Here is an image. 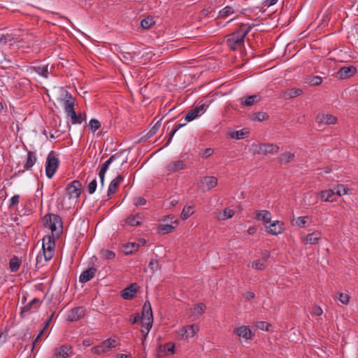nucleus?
I'll list each match as a JSON object with an SVG mask.
<instances>
[{
  "label": "nucleus",
  "instance_id": "1",
  "mask_svg": "<svg viewBox=\"0 0 358 358\" xmlns=\"http://www.w3.org/2000/svg\"><path fill=\"white\" fill-rule=\"evenodd\" d=\"M251 30V26L243 24L240 29L227 36V44L230 49L237 50L244 45V39Z\"/></svg>",
  "mask_w": 358,
  "mask_h": 358
},
{
  "label": "nucleus",
  "instance_id": "2",
  "mask_svg": "<svg viewBox=\"0 0 358 358\" xmlns=\"http://www.w3.org/2000/svg\"><path fill=\"white\" fill-rule=\"evenodd\" d=\"M152 323L153 315L151 305L149 301H145L142 310V328L141 329L143 335V345L152 327Z\"/></svg>",
  "mask_w": 358,
  "mask_h": 358
},
{
  "label": "nucleus",
  "instance_id": "3",
  "mask_svg": "<svg viewBox=\"0 0 358 358\" xmlns=\"http://www.w3.org/2000/svg\"><path fill=\"white\" fill-rule=\"evenodd\" d=\"M55 243L54 238L50 236H45L42 239L43 253L38 254L36 257V262L38 263L44 258L45 262L52 259L55 253Z\"/></svg>",
  "mask_w": 358,
  "mask_h": 358
},
{
  "label": "nucleus",
  "instance_id": "4",
  "mask_svg": "<svg viewBox=\"0 0 358 358\" xmlns=\"http://www.w3.org/2000/svg\"><path fill=\"white\" fill-rule=\"evenodd\" d=\"M44 220L45 227L51 231L52 236L58 238L62 230V222L60 217L55 214H49L44 217Z\"/></svg>",
  "mask_w": 358,
  "mask_h": 358
},
{
  "label": "nucleus",
  "instance_id": "5",
  "mask_svg": "<svg viewBox=\"0 0 358 358\" xmlns=\"http://www.w3.org/2000/svg\"><path fill=\"white\" fill-rule=\"evenodd\" d=\"M199 331L197 324H189L184 326L176 331V336L180 340H187L194 337Z\"/></svg>",
  "mask_w": 358,
  "mask_h": 358
},
{
  "label": "nucleus",
  "instance_id": "6",
  "mask_svg": "<svg viewBox=\"0 0 358 358\" xmlns=\"http://www.w3.org/2000/svg\"><path fill=\"white\" fill-rule=\"evenodd\" d=\"M59 166V159L53 152H51L47 157L45 162V175L48 178H52Z\"/></svg>",
  "mask_w": 358,
  "mask_h": 358
},
{
  "label": "nucleus",
  "instance_id": "7",
  "mask_svg": "<svg viewBox=\"0 0 358 358\" xmlns=\"http://www.w3.org/2000/svg\"><path fill=\"white\" fill-rule=\"evenodd\" d=\"M57 100L64 106V111L69 109V107L71 108L75 106V100L72 94L64 88L59 90Z\"/></svg>",
  "mask_w": 358,
  "mask_h": 358
},
{
  "label": "nucleus",
  "instance_id": "8",
  "mask_svg": "<svg viewBox=\"0 0 358 358\" xmlns=\"http://www.w3.org/2000/svg\"><path fill=\"white\" fill-rule=\"evenodd\" d=\"M82 185L78 180L72 181L66 188V194L70 199L77 200L81 194Z\"/></svg>",
  "mask_w": 358,
  "mask_h": 358
},
{
  "label": "nucleus",
  "instance_id": "9",
  "mask_svg": "<svg viewBox=\"0 0 358 358\" xmlns=\"http://www.w3.org/2000/svg\"><path fill=\"white\" fill-rule=\"evenodd\" d=\"M64 112L72 124H80L86 120L85 113L77 114L74 107H69Z\"/></svg>",
  "mask_w": 358,
  "mask_h": 358
},
{
  "label": "nucleus",
  "instance_id": "10",
  "mask_svg": "<svg viewBox=\"0 0 358 358\" xmlns=\"http://www.w3.org/2000/svg\"><path fill=\"white\" fill-rule=\"evenodd\" d=\"M207 107L204 103H201V102L198 103L197 105L193 109L188 111V113L185 115V121L190 122L199 117L202 114L205 113Z\"/></svg>",
  "mask_w": 358,
  "mask_h": 358
},
{
  "label": "nucleus",
  "instance_id": "11",
  "mask_svg": "<svg viewBox=\"0 0 358 358\" xmlns=\"http://www.w3.org/2000/svg\"><path fill=\"white\" fill-rule=\"evenodd\" d=\"M252 146L255 147V152L264 155L277 152L279 150L278 146L274 144H258Z\"/></svg>",
  "mask_w": 358,
  "mask_h": 358
},
{
  "label": "nucleus",
  "instance_id": "12",
  "mask_svg": "<svg viewBox=\"0 0 358 358\" xmlns=\"http://www.w3.org/2000/svg\"><path fill=\"white\" fill-rule=\"evenodd\" d=\"M322 232L320 231L316 230L302 237L301 241L306 245H315L320 242V241L322 239Z\"/></svg>",
  "mask_w": 358,
  "mask_h": 358
},
{
  "label": "nucleus",
  "instance_id": "13",
  "mask_svg": "<svg viewBox=\"0 0 358 358\" xmlns=\"http://www.w3.org/2000/svg\"><path fill=\"white\" fill-rule=\"evenodd\" d=\"M54 355L57 358H69L73 355V348L70 345H62L55 348Z\"/></svg>",
  "mask_w": 358,
  "mask_h": 358
},
{
  "label": "nucleus",
  "instance_id": "14",
  "mask_svg": "<svg viewBox=\"0 0 358 358\" xmlns=\"http://www.w3.org/2000/svg\"><path fill=\"white\" fill-rule=\"evenodd\" d=\"M206 310V306L203 303L195 304L193 308L189 310L188 317L192 320H197L201 317Z\"/></svg>",
  "mask_w": 358,
  "mask_h": 358
},
{
  "label": "nucleus",
  "instance_id": "15",
  "mask_svg": "<svg viewBox=\"0 0 358 358\" xmlns=\"http://www.w3.org/2000/svg\"><path fill=\"white\" fill-rule=\"evenodd\" d=\"M356 72L357 69L354 66H343L337 72V77L340 79H346L354 76Z\"/></svg>",
  "mask_w": 358,
  "mask_h": 358
},
{
  "label": "nucleus",
  "instance_id": "16",
  "mask_svg": "<svg viewBox=\"0 0 358 358\" xmlns=\"http://www.w3.org/2000/svg\"><path fill=\"white\" fill-rule=\"evenodd\" d=\"M159 356H168L175 353V344L171 342L160 345L157 348Z\"/></svg>",
  "mask_w": 358,
  "mask_h": 358
},
{
  "label": "nucleus",
  "instance_id": "17",
  "mask_svg": "<svg viewBox=\"0 0 358 358\" xmlns=\"http://www.w3.org/2000/svg\"><path fill=\"white\" fill-rule=\"evenodd\" d=\"M85 314V309L83 307H76L71 309L67 314V320L71 322L77 321Z\"/></svg>",
  "mask_w": 358,
  "mask_h": 358
},
{
  "label": "nucleus",
  "instance_id": "18",
  "mask_svg": "<svg viewBox=\"0 0 358 358\" xmlns=\"http://www.w3.org/2000/svg\"><path fill=\"white\" fill-rule=\"evenodd\" d=\"M169 219L171 220V223L174 224V225L172 224H166L160 225L159 231L161 233L164 234L172 232L176 229V225H178V220L177 219H176L174 221H172V220L173 219V215H168L164 220L165 221Z\"/></svg>",
  "mask_w": 358,
  "mask_h": 358
},
{
  "label": "nucleus",
  "instance_id": "19",
  "mask_svg": "<svg viewBox=\"0 0 358 358\" xmlns=\"http://www.w3.org/2000/svg\"><path fill=\"white\" fill-rule=\"evenodd\" d=\"M235 334H236L238 337L243 338L245 340H250L252 337V334L248 326H241L236 328L234 330Z\"/></svg>",
  "mask_w": 358,
  "mask_h": 358
},
{
  "label": "nucleus",
  "instance_id": "20",
  "mask_svg": "<svg viewBox=\"0 0 358 358\" xmlns=\"http://www.w3.org/2000/svg\"><path fill=\"white\" fill-rule=\"evenodd\" d=\"M201 187L209 190L217 184V179L214 176H206L200 180Z\"/></svg>",
  "mask_w": 358,
  "mask_h": 358
},
{
  "label": "nucleus",
  "instance_id": "21",
  "mask_svg": "<svg viewBox=\"0 0 358 358\" xmlns=\"http://www.w3.org/2000/svg\"><path fill=\"white\" fill-rule=\"evenodd\" d=\"M136 292V284L132 283L120 292V296L126 300L132 299Z\"/></svg>",
  "mask_w": 358,
  "mask_h": 358
},
{
  "label": "nucleus",
  "instance_id": "22",
  "mask_svg": "<svg viewBox=\"0 0 358 358\" xmlns=\"http://www.w3.org/2000/svg\"><path fill=\"white\" fill-rule=\"evenodd\" d=\"M303 90L300 88H289L283 90L281 92V97L283 99H292L300 96Z\"/></svg>",
  "mask_w": 358,
  "mask_h": 358
},
{
  "label": "nucleus",
  "instance_id": "23",
  "mask_svg": "<svg viewBox=\"0 0 358 358\" xmlns=\"http://www.w3.org/2000/svg\"><path fill=\"white\" fill-rule=\"evenodd\" d=\"M255 218L257 221H262L265 224H268L271 220V214L266 210H257L255 213Z\"/></svg>",
  "mask_w": 358,
  "mask_h": 358
},
{
  "label": "nucleus",
  "instance_id": "24",
  "mask_svg": "<svg viewBox=\"0 0 358 358\" xmlns=\"http://www.w3.org/2000/svg\"><path fill=\"white\" fill-rule=\"evenodd\" d=\"M283 223L275 220L273 221L268 227V233L272 235H278L283 232Z\"/></svg>",
  "mask_w": 358,
  "mask_h": 358
},
{
  "label": "nucleus",
  "instance_id": "25",
  "mask_svg": "<svg viewBox=\"0 0 358 358\" xmlns=\"http://www.w3.org/2000/svg\"><path fill=\"white\" fill-rule=\"evenodd\" d=\"M96 269L94 267H90L84 271L79 277V280L82 283L87 282L92 279L96 273Z\"/></svg>",
  "mask_w": 358,
  "mask_h": 358
},
{
  "label": "nucleus",
  "instance_id": "26",
  "mask_svg": "<svg viewBox=\"0 0 358 358\" xmlns=\"http://www.w3.org/2000/svg\"><path fill=\"white\" fill-rule=\"evenodd\" d=\"M143 220V216L141 213L131 215L125 220V223L129 226L134 227L138 226L141 224Z\"/></svg>",
  "mask_w": 358,
  "mask_h": 358
},
{
  "label": "nucleus",
  "instance_id": "27",
  "mask_svg": "<svg viewBox=\"0 0 358 358\" xmlns=\"http://www.w3.org/2000/svg\"><path fill=\"white\" fill-rule=\"evenodd\" d=\"M124 178L119 175L110 182L108 189V196L115 193L117 187L122 182Z\"/></svg>",
  "mask_w": 358,
  "mask_h": 358
},
{
  "label": "nucleus",
  "instance_id": "28",
  "mask_svg": "<svg viewBox=\"0 0 358 358\" xmlns=\"http://www.w3.org/2000/svg\"><path fill=\"white\" fill-rule=\"evenodd\" d=\"M185 167V162L182 160H178V161L170 162L167 164L166 169L169 171L176 172L178 171L183 169Z\"/></svg>",
  "mask_w": 358,
  "mask_h": 358
},
{
  "label": "nucleus",
  "instance_id": "29",
  "mask_svg": "<svg viewBox=\"0 0 358 358\" xmlns=\"http://www.w3.org/2000/svg\"><path fill=\"white\" fill-rule=\"evenodd\" d=\"M316 120L319 123L325 124H334L336 122V117L330 114L317 115Z\"/></svg>",
  "mask_w": 358,
  "mask_h": 358
},
{
  "label": "nucleus",
  "instance_id": "30",
  "mask_svg": "<svg viewBox=\"0 0 358 358\" xmlns=\"http://www.w3.org/2000/svg\"><path fill=\"white\" fill-rule=\"evenodd\" d=\"M335 192L333 189L322 190L319 192L320 199L326 202H333L334 201V196Z\"/></svg>",
  "mask_w": 358,
  "mask_h": 358
},
{
  "label": "nucleus",
  "instance_id": "31",
  "mask_svg": "<svg viewBox=\"0 0 358 358\" xmlns=\"http://www.w3.org/2000/svg\"><path fill=\"white\" fill-rule=\"evenodd\" d=\"M235 212L233 209L225 208L222 211L219 212L217 214V218L219 220H224L226 219H229L234 216Z\"/></svg>",
  "mask_w": 358,
  "mask_h": 358
},
{
  "label": "nucleus",
  "instance_id": "32",
  "mask_svg": "<svg viewBox=\"0 0 358 358\" xmlns=\"http://www.w3.org/2000/svg\"><path fill=\"white\" fill-rule=\"evenodd\" d=\"M36 162V157L34 152L31 151H28L27 152V159L26 163L24 166V169L29 170L31 167L35 164Z\"/></svg>",
  "mask_w": 358,
  "mask_h": 358
},
{
  "label": "nucleus",
  "instance_id": "33",
  "mask_svg": "<svg viewBox=\"0 0 358 358\" xmlns=\"http://www.w3.org/2000/svg\"><path fill=\"white\" fill-rule=\"evenodd\" d=\"M248 266L255 270L262 271L266 268V263L262 259H257L251 262Z\"/></svg>",
  "mask_w": 358,
  "mask_h": 358
},
{
  "label": "nucleus",
  "instance_id": "34",
  "mask_svg": "<svg viewBox=\"0 0 358 358\" xmlns=\"http://www.w3.org/2000/svg\"><path fill=\"white\" fill-rule=\"evenodd\" d=\"M104 352H107L110 349L116 346V341L114 338H108L103 341L101 344Z\"/></svg>",
  "mask_w": 358,
  "mask_h": 358
},
{
  "label": "nucleus",
  "instance_id": "35",
  "mask_svg": "<svg viewBox=\"0 0 358 358\" xmlns=\"http://www.w3.org/2000/svg\"><path fill=\"white\" fill-rule=\"evenodd\" d=\"M194 213L193 206H185L180 214V218L183 220L188 219Z\"/></svg>",
  "mask_w": 358,
  "mask_h": 358
},
{
  "label": "nucleus",
  "instance_id": "36",
  "mask_svg": "<svg viewBox=\"0 0 358 358\" xmlns=\"http://www.w3.org/2000/svg\"><path fill=\"white\" fill-rule=\"evenodd\" d=\"M294 157V154L291 152H285L280 155L278 160L280 164H287L290 162Z\"/></svg>",
  "mask_w": 358,
  "mask_h": 358
},
{
  "label": "nucleus",
  "instance_id": "37",
  "mask_svg": "<svg viewBox=\"0 0 358 358\" xmlns=\"http://www.w3.org/2000/svg\"><path fill=\"white\" fill-rule=\"evenodd\" d=\"M39 305H40V301L38 299L34 298L29 303H27L23 308V309L25 311H35L37 310Z\"/></svg>",
  "mask_w": 358,
  "mask_h": 358
},
{
  "label": "nucleus",
  "instance_id": "38",
  "mask_svg": "<svg viewBox=\"0 0 358 358\" xmlns=\"http://www.w3.org/2000/svg\"><path fill=\"white\" fill-rule=\"evenodd\" d=\"M248 134V131L246 129H243L238 131H234L229 134V136L231 138L237 140L242 139Z\"/></svg>",
  "mask_w": 358,
  "mask_h": 358
},
{
  "label": "nucleus",
  "instance_id": "39",
  "mask_svg": "<svg viewBox=\"0 0 358 358\" xmlns=\"http://www.w3.org/2000/svg\"><path fill=\"white\" fill-rule=\"evenodd\" d=\"M119 157V155H113L110 157V158L106 160L102 165L100 169L99 172L106 173L107 170L109 168V166L113 162H114L115 159H117Z\"/></svg>",
  "mask_w": 358,
  "mask_h": 358
},
{
  "label": "nucleus",
  "instance_id": "40",
  "mask_svg": "<svg viewBox=\"0 0 358 358\" xmlns=\"http://www.w3.org/2000/svg\"><path fill=\"white\" fill-rule=\"evenodd\" d=\"M20 265L21 260L18 257H14L10 260L9 262L10 271L11 272H16L19 269Z\"/></svg>",
  "mask_w": 358,
  "mask_h": 358
},
{
  "label": "nucleus",
  "instance_id": "41",
  "mask_svg": "<svg viewBox=\"0 0 358 358\" xmlns=\"http://www.w3.org/2000/svg\"><path fill=\"white\" fill-rule=\"evenodd\" d=\"M259 100V98L257 95H252L247 97L245 99H241V103L246 106H252Z\"/></svg>",
  "mask_w": 358,
  "mask_h": 358
},
{
  "label": "nucleus",
  "instance_id": "42",
  "mask_svg": "<svg viewBox=\"0 0 358 358\" xmlns=\"http://www.w3.org/2000/svg\"><path fill=\"white\" fill-rule=\"evenodd\" d=\"M234 13V10L231 6H225L222 10H220L218 16L221 18H227L230 15Z\"/></svg>",
  "mask_w": 358,
  "mask_h": 358
},
{
  "label": "nucleus",
  "instance_id": "43",
  "mask_svg": "<svg viewBox=\"0 0 358 358\" xmlns=\"http://www.w3.org/2000/svg\"><path fill=\"white\" fill-rule=\"evenodd\" d=\"M138 249V245L135 243H129L124 246V252L126 255L131 254L133 252Z\"/></svg>",
  "mask_w": 358,
  "mask_h": 358
},
{
  "label": "nucleus",
  "instance_id": "44",
  "mask_svg": "<svg viewBox=\"0 0 358 358\" xmlns=\"http://www.w3.org/2000/svg\"><path fill=\"white\" fill-rule=\"evenodd\" d=\"M185 124H186V123H182V124L176 123L174 125V128L171 131V133L169 134V139H168L167 142L166 143V144L164 145V147H166V146H168L171 143V142L172 141V138H173V136L175 135V134L176 133V131L178 129H180L182 127L185 126Z\"/></svg>",
  "mask_w": 358,
  "mask_h": 358
},
{
  "label": "nucleus",
  "instance_id": "45",
  "mask_svg": "<svg viewBox=\"0 0 358 358\" xmlns=\"http://www.w3.org/2000/svg\"><path fill=\"white\" fill-rule=\"evenodd\" d=\"M100 255L101 258L104 259H113L115 257V254L113 251L105 248L101 250Z\"/></svg>",
  "mask_w": 358,
  "mask_h": 358
},
{
  "label": "nucleus",
  "instance_id": "46",
  "mask_svg": "<svg viewBox=\"0 0 358 358\" xmlns=\"http://www.w3.org/2000/svg\"><path fill=\"white\" fill-rule=\"evenodd\" d=\"M155 24L153 18L151 17H147L141 20V27L145 29H150Z\"/></svg>",
  "mask_w": 358,
  "mask_h": 358
},
{
  "label": "nucleus",
  "instance_id": "47",
  "mask_svg": "<svg viewBox=\"0 0 358 358\" xmlns=\"http://www.w3.org/2000/svg\"><path fill=\"white\" fill-rule=\"evenodd\" d=\"M35 71L44 78H48L49 75L48 65L40 66L34 68Z\"/></svg>",
  "mask_w": 358,
  "mask_h": 358
},
{
  "label": "nucleus",
  "instance_id": "48",
  "mask_svg": "<svg viewBox=\"0 0 358 358\" xmlns=\"http://www.w3.org/2000/svg\"><path fill=\"white\" fill-rule=\"evenodd\" d=\"M161 127V123L159 121L157 122L155 125L150 129V131L145 134L144 138L145 139L151 138L152 136H154L157 131Z\"/></svg>",
  "mask_w": 358,
  "mask_h": 358
},
{
  "label": "nucleus",
  "instance_id": "49",
  "mask_svg": "<svg viewBox=\"0 0 358 358\" xmlns=\"http://www.w3.org/2000/svg\"><path fill=\"white\" fill-rule=\"evenodd\" d=\"M334 192L338 196H341L342 195H345L348 193V189L343 185H339L335 187Z\"/></svg>",
  "mask_w": 358,
  "mask_h": 358
},
{
  "label": "nucleus",
  "instance_id": "50",
  "mask_svg": "<svg viewBox=\"0 0 358 358\" xmlns=\"http://www.w3.org/2000/svg\"><path fill=\"white\" fill-rule=\"evenodd\" d=\"M89 127L93 132H95L101 127V123L96 119H92L89 122Z\"/></svg>",
  "mask_w": 358,
  "mask_h": 358
},
{
  "label": "nucleus",
  "instance_id": "51",
  "mask_svg": "<svg viewBox=\"0 0 358 358\" xmlns=\"http://www.w3.org/2000/svg\"><path fill=\"white\" fill-rule=\"evenodd\" d=\"M309 217L308 216H301V217H298L296 220H295V224L298 227H306V220H308Z\"/></svg>",
  "mask_w": 358,
  "mask_h": 358
},
{
  "label": "nucleus",
  "instance_id": "52",
  "mask_svg": "<svg viewBox=\"0 0 358 358\" xmlns=\"http://www.w3.org/2000/svg\"><path fill=\"white\" fill-rule=\"evenodd\" d=\"M96 186H97L96 180V178H94L88 184V186H87L88 192L90 194H94L96 189Z\"/></svg>",
  "mask_w": 358,
  "mask_h": 358
},
{
  "label": "nucleus",
  "instance_id": "53",
  "mask_svg": "<svg viewBox=\"0 0 358 358\" xmlns=\"http://www.w3.org/2000/svg\"><path fill=\"white\" fill-rule=\"evenodd\" d=\"M255 327L261 330L268 331L270 324L266 322L259 321L256 322Z\"/></svg>",
  "mask_w": 358,
  "mask_h": 358
},
{
  "label": "nucleus",
  "instance_id": "54",
  "mask_svg": "<svg viewBox=\"0 0 358 358\" xmlns=\"http://www.w3.org/2000/svg\"><path fill=\"white\" fill-rule=\"evenodd\" d=\"M338 299L343 304L347 305V304H348V303L350 301V296L348 294H347L340 293L338 294Z\"/></svg>",
  "mask_w": 358,
  "mask_h": 358
},
{
  "label": "nucleus",
  "instance_id": "55",
  "mask_svg": "<svg viewBox=\"0 0 358 358\" xmlns=\"http://www.w3.org/2000/svg\"><path fill=\"white\" fill-rule=\"evenodd\" d=\"M48 325H49V321H48L45 324V326L43 327L42 330L39 332V334L37 335V336L34 339V344H33V348L34 347L35 344L41 339V337L43 336V334L45 331V330H46L47 327H48Z\"/></svg>",
  "mask_w": 358,
  "mask_h": 358
},
{
  "label": "nucleus",
  "instance_id": "56",
  "mask_svg": "<svg viewBox=\"0 0 358 358\" xmlns=\"http://www.w3.org/2000/svg\"><path fill=\"white\" fill-rule=\"evenodd\" d=\"M149 268L152 272L159 269V262L156 259H151L148 265Z\"/></svg>",
  "mask_w": 358,
  "mask_h": 358
},
{
  "label": "nucleus",
  "instance_id": "57",
  "mask_svg": "<svg viewBox=\"0 0 358 358\" xmlns=\"http://www.w3.org/2000/svg\"><path fill=\"white\" fill-rule=\"evenodd\" d=\"M20 201V195L16 194L11 197L10 200L9 208H12L13 206L19 203Z\"/></svg>",
  "mask_w": 358,
  "mask_h": 358
},
{
  "label": "nucleus",
  "instance_id": "58",
  "mask_svg": "<svg viewBox=\"0 0 358 358\" xmlns=\"http://www.w3.org/2000/svg\"><path fill=\"white\" fill-rule=\"evenodd\" d=\"M91 352L99 355L105 353L101 345L93 347L91 349Z\"/></svg>",
  "mask_w": 358,
  "mask_h": 358
},
{
  "label": "nucleus",
  "instance_id": "59",
  "mask_svg": "<svg viewBox=\"0 0 358 358\" xmlns=\"http://www.w3.org/2000/svg\"><path fill=\"white\" fill-rule=\"evenodd\" d=\"M322 80L321 77H320V76H314V77H313L310 79V83L313 85H319L320 84H321Z\"/></svg>",
  "mask_w": 358,
  "mask_h": 358
},
{
  "label": "nucleus",
  "instance_id": "60",
  "mask_svg": "<svg viewBox=\"0 0 358 358\" xmlns=\"http://www.w3.org/2000/svg\"><path fill=\"white\" fill-rule=\"evenodd\" d=\"M146 203V201L144 198L143 197H137V198H135L134 199V203L135 204V206H143L145 205Z\"/></svg>",
  "mask_w": 358,
  "mask_h": 358
},
{
  "label": "nucleus",
  "instance_id": "61",
  "mask_svg": "<svg viewBox=\"0 0 358 358\" xmlns=\"http://www.w3.org/2000/svg\"><path fill=\"white\" fill-rule=\"evenodd\" d=\"M130 321L132 324H136L139 321L142 322V315H141L138 313L133 315L130 319Z\"/></svg>",
  "mask_w": 358,
  "mask_h": 358
},
{
  "label": "nucleus",
  "instance_id": "62",
  "mask_svg": "<svg viewBox=\"0 0 358 358\" xmlns=\"http://www.w3.org/2000/svg\"><path fill=\"white\" fill-rule=\"evenodd\" d=\"M213 150L212 148H206L203 150V152L201 153V157L203 158H207L210 156H211L213 154Z\"/></svg>",
  "mask_w": 358,
  "mask_h": 358
},
{
  "label": "nucleus",
  "instance_id": "63",
  "mask_svg": "<svg viewBox=\"0 0 358 358\" xmlns=\"http://www.w3.org/2000/svg\"><path fill=\"white\" fill-rule=\"evenodd\" d=\"M322 310L320 306H315L313 309V315L320 316L322 314Z\"/></svg>",
  "mask_w": 358,
  "mask_h": 358
},
{
  "label": "nucleus",
  "instance_id": "64",
  "mask_svg": "<svg viewBox=\"0 0 358 358\" xmlns=\"http://www.w3.org/2000/svg\"><path fill=\"white\" fill-rule=\"evenodd\" d=\"M255 293L252 292H248L244 294V298L245 300L249 301L253 298H255Z\"/></svg>",
  "mask_w": 358,
  "mask_h": 358
}]
</instances>
